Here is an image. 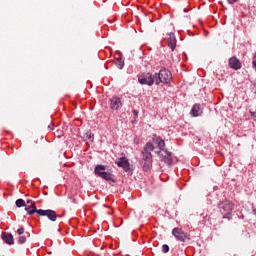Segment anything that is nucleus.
<instances>
[{
  "label": "nucleus",
  "mask_w": 256,
  "mask_h": 256,
  "mask_svg": "<svg viewBox=\"0 0 256 256\" xmlns=\"http://www.w3.org/2000/svg\"><path fill=\"white\" fill-rule=\"evenodd\" d=\"M94 175L106 181V183H117V176L113 174V168L104 164L94 166Z\"/></svg>",
  "instance_id": "obj_1"
},
{
  "label": "nucleus",
  "mask_w": 256,
  "mask_h": 256,
  "mask_svg": "<svg viewBox=\"0 0 256 256\" xmlns=\"http://www.w3.org/2000/svg\"><path fill=\"white\" fill-rule=\"evenodd\" d=\"M233 207L234 204L231 202V200L227 198L219 201L218 209L223 219H228V221H231V219H233Z\"/></svg>",
  "instance_id": "obj_2"
},
{
  "label": "nucleus",
  "mask_w": 256,
  "mask_h": 256,
  "mask_svg": "<svg viewBox=\"0 0 256 256\" xmlns=\"http://www.w3.org/2000/svg\"><path fill=\"white\" fill-rule=\"evenodd\" d=\"M156 73V85H169L173 81V74L165 67H162L159 72Z\"/></svg>",
  "instance_id": "obj_3"
},
{
  "label": "nucleus",
  "mask_w": 256,
  "mask_h": 256,
  "mask_svg": "<svg viewBox=\"0 0 256 256\" xmlns=\"http://www.w3.org/2000/svg\"><path fill=\"white\" fill-rule=\"evenodd\" d=\"M138 83L140 85H147L148 87H153L157 85L156 73L152 74L151 72H143L141 75H138Z\"/></svg>",
  "instance_id": "obj_4"
},
{
  "label": "nucleus",
  "mask_w": 256,
  "mask_h": 256,
  "mask_svg": "<svg viewBox=\"0 0 256 256\" xmlns=\"http://www.w3.org/2000/svg\"><path fill=\"white\" fill-rule=\"evenodd\" d=\"M156 155L162 163H165L168 167H172L173 165V152L169 151V149L164 148V150H156Z\"/></svg>",
  "instance_id": "obj_5"
},
{
  "label": "nucleus",
  "mask_w": 256,
  "mask_h": 256,
  "mask_svg": "<svg viewBox=\"0 0 256 256\" xmlns=\"http://www.w3.org/2000/svg\"><path fill=\"white\" fill-rule=\"evenodd\" d=\"M115 164L120 169H123L124 173H128V175H133V171H135V168L131 163L129 162V158L126 156H121L115 160Z\"/></svg>",
  "instance_id": "obj_6"
},
{
  "label": "nucleus",
  "mask_w": 256,
  "mask_h": 256,
  "mask_svg": "<svg viewBox=\"0 0 256 256\" xmlns=\"http://www.w3.org/2000/svg\"><path fill=\"white\" fill-rule=\"evenodd\" d=\"M172 235L175 237L176 241H180L181 243H189V241H191V234L183 231V229L179 227L172 229Z\"/></svg>",
  "instance_id": "obj_7"
},
{
  "label": "nucleus",
  "mask_w": 256,
  "mask_h": 256,
  "mask_svg": "<svg viewBox=\"0 0 256 256\" xmlns=\"http://www.w3.org/2000/svg\"><path fill=\"white\" fill-rule=\"evenodd\" d=\"M151 151H155V145L151 142H147L142 151V159L140 161H151L153 160V154Z\"/></svg>",
  "instance_id": "obj_8"
},
{
  "label": "nucleus",
  "mask_w": 256,
  "mask_h": 256,
  "mask_svg": "<svg viewBox=\"0 0 256 256\" xmlns=\"http://www.w3.org/2000/svg\"><path fill=\"white\" fill-rule=\"evenodd\" d=\"M38 217H47L49 221L55 223V221H57V212L52 209H42L41 211H39Z\"/></svg>",
  "instance_id": "obj_9"
},
{
  "label": "nucleus",
  "mask_w": 256,
  "mask_h": 256,
  "mask_svg": "<svg viewBox=\"0 0 256 256\" xmlns=\"http://www.w3.org/2000/svg\"><path fill=\"white\" fill-rule=\"evenodd\" d=\"M150 143H152V145H156L157 149H160V151H165V139L161 136L153 134Z\"/></svg>",
  "instance_id": "obj_10"
},
{
  "label": "nucleus",
  "mask_w": 256,
  "mask_h": 256,
  "mask_svg": "<svg viewBox=\"0 0 256 256\" xmlns=\"http://www.w3.org/2000/svg\"><path fill=\"white\" fill-rule=\"evenodd\" d=\"M109 102H110V109L112 111H119L123 107V101L119 96H112Z\"/></svg>",
  "instance_id": "obj_11"
},
{
  "label": "nucleus",
  "mask_w": 256,
  "mask_h": 256,
  "mask_svg": "<svg viewBox=\"0 0 256 256\" xmlns=\"http://www.w3.org/2000/svg\"><path fill=\"white\" fill-rule=\"evenodd\" d=\"M228 67L234 71H239L242 69L243 64L241 63V60L237 58V56H232L228 59Z\"/></svg>",
  "instance_id": "obj_12"
},
{
  "label": "nucleus",
  "mask_w": 256,
  "mask_h": 256,
  "mask_svg": "<svg viewBox=\"0 0 256 256\" xmlns=\"http://www.w3.org/2000/svg\"><path fill=\"white\" fill-rule=\"evenodd\" d=\"M247 211H249V207H244L241 211H236V215L238 219H242L244 223H253V218L249 216Z\"/></svg>",
  "instance_id": "obj_13"
},
{
  "label": "nucleus",
  "mask_w": 256,
  "mask_h": 256,
  "mask_svg": "<svg viewBox=\"0 0 256 256\" xmlns=\"http://www.w3.org/2000/svg\"><path fill=\"white\" fill-rule=\"evenodd\" d=\"M0 237L6 245H15V238L12 233L2 231Z\"/></svg>",
  "instance_id": "obj_14"
},
{
  "label": "nucleus",
  "mask_w": 256,
  "mask_h": 256,
  "mask_svg": "<svg viewBox=\"0 0 256 256\" xmlns=\"http://www.w3.org/2000/svg\"><path fill=\"white\" fill-rule=\"evenodd\" d=\"M167 35L169 36L168 47L171 51H175V49H177V37H175V33L173 32H169Z\"/></svg>",
  "instance_id": "obj_15"
},
{
  "label": "nucleus",
  "mask_w": 256,
  "mask_h": 256,
  "mask_svg": "<svg viewBox=\"0 0 256 256\" xmlns=\"http://www.w3.org/2000/svg\"><path fill=\"white\" fill-rule=\"evenodd\" d=\"M191 117H199L203 115V108H201V104H194L190 110Z\"/></svg>",
  "instance_id": "obj_16"
},
{
  "label": "nucleus",
  "mask_w": 256,
  "mask_h": 256,
  "mask_svg": "<svg viewBox=\"0 0 256 256\" xmlns=\"http://www.w3.org/2000/svg\"><path fill=\"white\" fill-rule=\"evenodd\" d=\"M118 58H115V65L118 69H123L125 67V58H123V53L121 51H116Z\"/></svg>",
  "instance_id": "obj_17"
},
{
  "label": "nucleus",
  "mask_w": 256,
  "mask_h": 256,
  "mask_svg": "<svg viewBox=\"0 0 256 256\" xmlns=\"http://www.w3.org/2000/svg\"><path fill=\"white\" fill-rule=\"evenodd\" d=\"M144 173H149L153 169V160H140Z\"/></svg>",
  "instance_id": "obj_18"
},
{
  "label": "nucleus",
  "mask_w": 256,
  "mask_h": 256,
  "mask_svg": "<svg viewBox=\"0 0 256 256\" xmlns=\"http://www.w3.org/2000/svg\"><path fill=\"white\" fill-rule=\"evenodd\" d=\"M82 139L89 141V143H93V141H95V134L91 130H86L83 133Z\"/></svg>",
  "instance_id": "obj_19"
},
{
  "label": "nucleus",
  "mask_w": 256,
  "mask_h": 256,
  "mask_svg": "<svg viewBox=\"0 0 256 256\" xmlns=\"http://www.w3.org/2000/svg\"><path fill=\"white\" fill-rule=\"evenodd\" d=\"M29 206L32 209V211H29L30 216L35 215V213H36V215H39V211L42 210V209H37V205L35 204V202H32Z\"/></svg>",
  "instance_id": "obj_20"
},
{
  "label": "nucleus",
  "mask_w": 256,
  "mask_h": 256,
  "mask_svg": "<svg viewBox=\"0 0 256 256\" xmlns=\"http://www.w3.org/2000/svg\"><path fill=\"white\" fill-rule=\"evenodd\" d=\"M247 213H248L249 217H251L252 221H255L256 209H255V206H253V204L251 205L250 208H248Z\"/></svg>",
  "instance_id": "obj_21"
},
{
  "label": "nucleus",
  "mask_w": 256,
  "mask_h": 256,
  "mask_svg": "<svg viewBox=\"0 0 256 256\" xmlns=\"http://www.w3.org/2000/svg\"><path fill=\"white\" fill-rule=\"evenodd\" d=\"M30 233L29 232H25L24 235L19 236L18 237V244L19 245H23L24 243H26L27 238L30 237Z\"/></svg>",
  "instance_id": "obj_22"
},
{
  "label": "nucleus",
  "mask_w": 256,
  "mask_h": 256,
  "mask_svg": "<svg viewBox=\"0 0 256 256\" xmlns=\"http://www.w3.org/2000/svg\"><path fill=\"white\" fill-rule=\"evenodd\" d=\"M15 205L18 209H21V207H26V202L23 198H20L15 201Z\"/></svg>",
  "instance_id": "obj_23"
},
{
  "label": "nucleus",
  "mask_w": 256,
  "mask_h": 256,
  "mask_svg": "<svg viewBox=\"0 0 256 256\" xmlns=\"http://www.w3.org/2000/svg\"><path fill=\"white\" fill-rule=\"evenodd\" d=\"M251 91L256 95V80L251 81Z\"/></svg>",
  "instance_id": "obj_24"
},
{
  "label": "nucleus",
  "mask_w": 256,
  "mask_h": 256,
  "mask_svg": "<svg viewBox=\"0 0 256 256\" xmlns=\"http://www.w3.org/2000/svg\"><path fill=\"white\" fill-rule=\"evenodd\" d=\"M170 247L167 244L162 245V253H169Z\"/></svg>",
  "instance_id": "obj_25"
},
{
  "label": "nucleus",
  "mask_w": 256,
  "mask_h": 256,
  "mask_svg": "<svg viewBox=\"0 0 256 256\" xmlns=\"http://www.w3.org/2000/svg\"><path fill=\"white\" fill-rule=\"evenodd\" d=\"M250 117H252L253 121L256 123V111L249 110Z\"/></svg>",
  "instance_id": "obj_26"
},
{
  "label": "nucleus",
  "mask_w": 256,
  "mask_h": 256,
  "mask_svg": "<svg viewBox=\"0 0 256 256\" xmlns=\"http://www.w3.org/2000/svg\"><path fill=\"white\" fill-rule=\"evenodd\" d=\"M63 130H61V129H57L56 130V135H58L57 137H58V139H61V137H63Z\"/></svg>",
  "instance_id": "obj_27"
},
{
  "label": "nucleus",
  "mask_w": 256,
  "mask_h": 256,
  "mask_svg": "<svg viewBox=\"0 0 256 256\" xmlns=\"http://www.w3.org/2000/svg\"><path fill=\"white\" fill-rule=\"evenodd\" d=\"M17 233H18V235H25V228L24 227L18 228Z\"/></svg>",
  "instance_id": "obj_28"
},
{
  "label": "nucleus",
  "mask_w": 256,
  "mask_h": 256,
  "mask_svg": "<svg viewBox=\"0 0 256 256\" xmlns=\"http://www.w3.org/2000/svg\"><path fill=\"white\" fill-rule=\"evenodd\" d=\"M132 113H133L135 119H139V110L133 109Z\"/></svg>",
  "instance_id": "obj_29"
},
{
  "label": "nucleus",
  "mask_w": 256,
  "mask_h": 256,
  "mask_svg": "<svg viewBox=\"0 0 256 256\" xmlns=\"http://www.w3.org/2000/svg\"><path fill=\"white\" fill-rule=\"evenodd\" d=\"M69 129V124H67V122L63 123V127H62V131L65 133V131H68Z\"/></svg>",
  "instance_id": "obj_30"
},
{
  "label": "nucleus",
  "mask_w": 256,
  "mask_h": 256,
  "mask_svg": "<svg viewBox=\"0 0 256 256\" xmlns=\"http://www.w3.org/2000/svg\"><path fill=\"white\" fill-rule=\"evenodd\" d=\"M48 129L50 131H53L55 129V123H53V121H51V123L48 125Z\"/></svg>",
  "instance_id": "obj_31"
},
{
  "label": "nucleus",
  "mask_w": 256,
  "mask_h": 256,
  "mask_svg": "<svg viewBox=\"0 0 256 256\" xmlns=\"http://www.w3.org/2000/svg\"><path fill=\"white\" fill-rule=\"evenodd\" d=\"M228 5H235V3H239V0H227Z\"/></svg>",
  "instance_id": "obj_32"
},
{
  "label": "nucleus",
  "mask_w": 256,
  "mask_h": 256,
  "mask_svg": "<svg viewBox=\"0 0 256 256\" xmlns=\"http://www.w3.org/2000/svg\"><path fill=\"white\" fill-rule=\"evenodd\" d=\"M25 211H27V215H29V211H33V208H31L29 205L26 204Z\"/></svg>",
  "instance_id": "obj_33"
},
{
  "label": "nucleus",
  "mask_w": 256,
  "mask_h": 256,
  "mask_svg": "<svg viewBox=\"0 0 256 256\" xmlns=\"http://www.w3.org/2000/svg\"><path fill=\"white\" fill-rule=\"evenodd\" d=\"M137 123V118L133 117V119L131 120V124L135 125Z\"/></svg>",
  "instance_id": "obj_34"
},
{
  "label": "nucleus",
  "mask_w": 256,
  "mask_h": 256,
  "mask_svg": "<svg viewBox=\"0 0 256 256\" xmlns=\"http://www.w3.org/2000/svg\"><path fill=\"white\" fill-rule=\"evenodd\" d=\"M252 69L256 72V62H252Z\"/></svg>",
  "instance_id": "obj_35"
},
{
  "label": "nucleus",
  "mask_w": 256,
  "mask_h": 256,
  "mask_svg": "<svg viewBox=\"0 0 256 256\" xmlns=\"http://www.w3.org/2000/svg\"><path fill=\"white\" fill-rule=\"evenodd\" d=\"M31 203H33V200H31V199H27V200H26V204H27V205H29V204L31 205Z\"/></svg>",
  "instance_id": "obj_36"
},
{
  "label": "nucleus",
  "mask_w": 256,
  "mask_h": 256,
  "mask_svg": "<svg viewBox=\"0 0 256 256\" xmlns=\"http://www.w3.org/2000/svg\"><path fill=\"white\" fill-rule=\"evenodd\" d=\"M62 217H65V213H63L62 215L57 214V219H62Z\"/></svg>",
  "instance_id": "obj_37"
},
{
  "label": "nucleus",
  "mask_w": 256,
  "mask_h": 256,
  "mask_svg": "<svg viewBox=\"0 0 256 256\" xmlns=\"http://www.w3.org/2000/svg\"><path fill=\"white\" fill-rule=\"evenodd\" d=\"M218 3H219V5H222V7H223V1H219Z\"/></svg>",
  "instance_id": "obj_38"
},
{
  "label": "nucleus",
  "mask_w": 256,
  "mask_h": 256,
  "mask_svg": "<svg viewBox=\"0 0 256 256\" xmlns=\"http://www.w3.org/2000/svg\"><path fill=\"white\" fill-rule=\"evenodd\" d=\"M95 109V106L90 107V111H93Z\"/></svg>",
  "instance_id": "obj_39"
},
{
  "label": "nucleus",
  "mask_w": 256,
  "mask_h": 256,
  "mask_svg": "<svg viewBox=\"0 0 256 256\" xmlns=\"http://www.w3.org/2000/svg\"><path fill=\"white\" fill-rule=\"evenodd\" d=\"M43 195H49V193H47V192H43Z\"/></svg>",
  "instance_id": "obj_40"
},
{
  "label": "nucleus",
  "mask_w": 256,
  "mask_h": 256,
  "mask_svg": "<svg viewBox=\"0 0 256 256\" xmlns=\"http://www.w3.org/2000/svg\"><path fill=\"white\" fill-rule=\"evenodd\" d=\"M183 55H185V57H187V53L183 52Z\"/></svg>",
  "instance_id": "obj_41"
},
{
  "label": "nucleus",
  "mask_w": 256,
  "mask_h": 256,
  "mask_svg": "<svg viewBox=\"0 0 256 256\" xmlns=\"http://www.w3.org/2000/svg\"><path fill=\"white\" fill-rule=\"evenodd\" d=\"M223 9H224V11H227V8H225L224 6H223Z\"/></svg>",
  "instance_id": "obj_42"
},
{
  "label": "nucleus",
  "mask_w": 256,
  "mask_h": 256,
  "mask_svg": "<svg viewBox=\"0 0 256 256\" xmlns=\"http://www.w3.org/2000/svg\"><path fill=\"white\" fill-rule=\"evenodd\" d=\"M105 69H109V67L107 65H105Z\"/></svg>",
  "instance_id": "obj_43"
},
{
  "label": "nucleus",
  "mask_w": 256,
  "mask_h": 256,
  "mask_svg": "<svg viewBox=\"0 0 256 256\" xmlns=\"http://www.w3.org/2000/svg\"><path fill=\"white\" fill-rule=\"evenodd\" d=\"M58 232H59V233H61V228H60V229H58Z\"/></svg>",
  "instance_id": "obj_44"
},
{
  "label": "nucleus",
  "mask_w": 256,
  "mask_h": 256,
  "mask_svg": "<svg viewBox=\"0 0 256 256\" xmlns=\"http://www.w3.org/2000/svg\"><path fill=\"white\" fill-rule=\"evenodd\" d=\"M105 256H109V254L107 253V254H105Z\"/></svg>",
  "instance_id": "obj_45"
}]
</instances>
